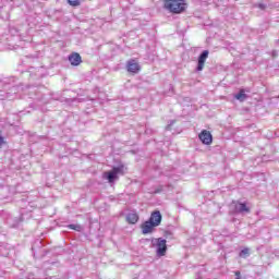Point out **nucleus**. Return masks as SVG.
<instances>
[{
	"label": "nucleus",
	"mask_w": 279,
	"mask_h": 279,
	"mask_svg": "<svg viewBox=\"0 0 279 279\" xmlns=\"http://www.w3.org/2000/svg\"><path fill=\"white\" fill-rule=\"evenodd\" d=\"M163 8L171 14H182V12H186L189 4L186 0H163Z\"/></svg>",
	"instance_id": "f257e3e1"
},
{
	"label": "nucleus",
	"mask_w": 279,
	"mask_h": 279,
	"mask_svg": "<svg viewBox=\"0 0 279 279\" xmlns=\"http://www.w3.org/2000/svg\"><path fill=\"white\" fill-rule=\"evenodd\" d=\"M146 241H150L151 246L156 247V254L157 256H165L167 254V240L162 238H153V239H146Z\"/></svg>",
	"instance_id": "f03ea898"
},
{
	"label": "nucleus",
	"mask_w": 279,
	"mask_h": 279,
	"mask_svg": "<svg viewBox=\"0 0 279 279\" xmlns=\"http://www.w3.org/2000/svg\"><path fill=\"white\" fill-rule=\"evenodd\" d=\"M210 52L208 50H204L199 56L197 60V66L196 71H204V65L206 64V60H208V54Z\"/></svg>",
	"instance_id": "7ed1b4c3"
},
{
	"label": "nucleus",
	"mask_w": 279,
	"mask_h": 279,
	"mask_svg": "<svg viewBox=\"0 0 279 279\" xmlns=\"http://www.w3.org/2000/svg\"><path fill=\"white\" fill-rule=\"evenodd\" d=\"M20 90H21V86L13 85L10 88V92H7L1 95L0 99H9V101H12V99H16V97H14V95H16Z\"/></svg>",
	"instance_id": "20e7f679"
},
{
	"label": "nucleus",
	"mask_w": 279,
	"mask_h": 279,
	"mask_svg": "<svg viewBox=\"0 0 279 279\" xmlns=\"http://www.w3.org/2000/svg\"><path fill=\"white\" fill-rule=\"evenodd\" d=\"M199 141L203 145H210L213 143V134L207 130H203L198 135Z\"/></svg>",
	"instance_id": "39448f33"
},
{
	"label": "nucleus",
	"mask_w": 279,
	"mask_h": 279,
	"mask_svg": "<svg viewBox=\"0 0 279 279\" xmlns=\"http://www.w3.org/2000/svg\"><path fill=\"white\" fill-rule=\"evenodd\" d=\"M148 221H150L156 227L160 226V223H162V214H160V210L153 211Z\"/></svg>",
	"instance_id": "423d86ee"
},
{
	"label": "nucleus",
	"mask_w": 279,
	"mask_h": 279,
	"mask_svg": "<svg viewBox=\"0 0 279 279\" xmlns=\"http://www.w3.org/2000/svg\"><path fill=\"white\" fill-rule=\"evenodd\" d=\"M234 213L238 215H247L250 214V207H247V204L245 203H235L234 205Z\"/></svg>",
	"instance_id": "0eeeda50"
},
{
	"label": "nucleus",
	"mask_w": 279,
	"mask_h": 279,
	"mask_svg": "<svg viewBox=\"0 0 279 279\" xmlns=\"http://www.w3.org/2000/svg\"><path fill=\"white\" fill-rule=\"evenodd\" d=\"M142 228V234H151L154 230L157 228L155 225L151 223V221L146 220L144 223L141 225Z\"/></svg>",
	"instance_id": "6e6552de"
},
{
	"label": "nucleus",
	"mask_w": 279,
	"mask_h": 279,
	"mask_svg": "<svg viewBox=\"0 0 279 279\" xmlns=\"http://www.w3.org/2000/svg\"><path fill=\"white\" fill-rule=\"evenodd\" d=\"M126 69L129 73H138V71H141V65L134 59H132L128 61Z\"/></svg>",
	"instance_id": "1a4fd4ad"
},
{
	"label": "nucleus",
	"mask_w": 279,
	"mask_h": 279,
	"mask_svg": "<svg viewBox=\"0 0 279 279\" xmlns=\"http://www.w3.org/2000/svg\"><path fill=\"white\" fill-rule=\"evenodd\" d=\"M69 62L72 64V66H80V64H82V56H80L77 52H74L69 56Z\"/></svg>",
	"instance_id": "9d476101"
},
{
	"label": "nucleus",
	"mask_w": 279,
	"mask_h": 279,
	"mask_svg": "<svg viewBox=\"0 0 279 279\" xmlns=\"http://www.w3.org/2000/svg\"><path fill=\"white\" fill-rule=\"evenodd\" d=\"M102 178L108 180L109 184H112L116 180H119V175H117L112 170L105 172Z\"/></svg>",
	"instance_id": "9b49d317"
},
{
	"label": "nucleus",
	"mask_w": 279,
	"mask_h": 279,
	"mask_svg": "<svg viewBox=\"0 0 279 279\" xmlns=\"http://www.w3.org/2000/svg\"><path fill=\"white\" fill-rule=\"evenodd\" d=\"M125 166L123 163H120L117 167H113L111 171L116 172L117 175H125Z\"/></svg>",
	"instance_id": "f8f14e48"
},
{
	"label": "nucleus",
	"mask_w": 279,
	"mask_h": 279,
	"mask_svg": "<svg viewBox=\"0 0 279 279\" xmlns=\"http://www.w3.org/2000/svg\"><path fill=\"white\" fill-rule=\"evenodd\" d=\"M126 221L128 223L134 225L138 222V214L136 213H130L126 215Z\"/></svg>",
	"instance_id": "ddd939ff"
},
{
	"label": "nucleus",
	"mask_w": 279,
	"mask_h": 279,
	"mask_svg": "<svg viewBox=\"0 0 279 279\" xmlns=\"http://www.w3.org/2000/svg\"><path fill=\"white\" fill-rule=\"evenodd\" d=\"M247 97V94H245V90L241 89L236 95H235V99H238V101H245Z\"/></svg>",
	"instance_id": "4468645a"
},
{
	"label": "nucleus",
	"mask_w": 279,
	"mask_h": 279,
	"mask_svg": "<svg viewBox=\"0 0 279 279\" xmlns=\"http://www.w3.org/2000/svg\"><path fill=\"white\" fill-rule=\"evenodd\" d=\"M69 230H75V232H82L84 228L82 225H68Z\"/></svg>",
	"instance_id": "2eb2a0df"
},
{
	"label": "nucleus",
	"mask_w": 279,
	"mask_h": 279,
	"mask_svg": "<svg viewBox=\"0 0 279 279\" xmlns=\"http://www.w3.org/2000/svg\"><path fill=\"white\" fill-rule=\"evenodd\" d=\"M247 256H250V248L245 247L240 252L239 257L240 258H247Z\"/></svg>",
	"instance_id": "dca6fc26"
},
{
	"label": "nucleus",
	"mask_w": 279,
	"mask_h": 279,
	"mask_svg": "<svg viewBox=\"0 0 279 279\" xmlns=\"http://www.w3.org/2000/svg\"><path fill=\"white\" fill-rule=\"evenodd\" d=\"M69 5H72V8H77L80 5V0H68Z\"/></svg>",
	"instance_id": "f3484780"
},
{
	"label": "nucleus",
	"mask_w": 279,
	"mask_h": 279,
	"mask_svg": "<svg viewBox=\"0 0 279 279\" xmlns=\"http://www.w3.org/2000/svg\"><path fill=\"white\" fill-rule=\"evenodd\" d=\"M38 247H43V242L41 241H36L33 246L32 250L34 252V250H38Z\"/></svg>",
	"instance_id": "a211bd4d"
},
{
	"label": "nucleus",
	"mask_w": 279,
	"mask_h": 279,
	"mask_svg": "<svg viewBox=\"0 0 279 279\" xmlns=\"http://www.w3.org/2000/svg\"><path fill=\"white\" fill-rule=\"evenodd\" d=\"M22 221H23V216H20V218H14L13 226L14 227L20 226V223H22Z\"/></svg>",
	"instance_id": "6ab92c4d"
},
{
	"label": "nucleus",
	"mask_w": 279,
	"mask_h": 279,
	"mask_svg": "<svg viewBox=\"0 0 279 279\" xmlns=\"http://www.w3.org/2000/svg\"><path fill=\"white\" fill-rule=\"evenodd\" d=\"M151 193H153L154 195H157L158 193H162V186H160V187L154 190Z\"/></svg>",
	"instance_id": "aec40b11"
},
{
	"label": "nucleus",
	"mask_w": 279,
	"mask_h": 279,
	"mask_svg": "<svg viewBox=\"0 0 279 279\" xmlns=\"http://www.w3.org/2000/svg\"><path fill=\"white\" fill-rule=\"evenodd\" d=\"M175 123V120H170V123L167 125L166 130H171V125Z\"/></svg>",
	"instance_id": "412c9836"
},
{
	"label": "nucleus",
	"mask_w": 279,
	"mask_h": 279,
	"mask_svg": "<svg viewBox=\"0 0 279 279\" xmlns=\"http://www.w3.org/2000/svg\"><path fill=\"white\" fill-rule=\"evenodd\" d=\"M258 8L260 9V10H265V8H267L265 4H263V3H259L258 4Z\"/></svg>",
	"instance_id": "4be33fe9"
},
{
	"label": "nucleus",
	"mask_w": 279,
	"mask_h": 279,
	"mask_svg": "<svg viewBox=\"0 0 279 279\" xmlns=\"http://www.w3.org/2000/svg\"><path fill=\"white\" fill-rule=\"evenodd\" d=\"M165 236H171V231H166Z\"/></svg>",
	"instance_id": "5701e85b"
},
{
	"label": "nucleus",
	"mask_w": 279,
	"mask_h": 279,
	"mask_svg": "<svg viewBox=\"0 0 279 279\" xmlns=\"http://www.w3.org/2000/svg\"><path fill=\"white\" fill-rule=\"evenodd\" d=\"M236 278H241V271H235Z\"/></svg>",
	"instance_id": "b1692460"
},
{
	"label": "nucleus",
	"mask_w": 279,
	"mask_h": 279,
	"mask_svg": "<svg viewBox=\"0 0 279 279\" xmlns=\"http://www.w3.org/2000/svg\"><path fill=\"white\" fill-rule=\"evenodd\" d=\"M3 145V137L0 135V147Z\"/></svg>",
	"instance_id": "393cba45"
},
{
	"label": "nucleus",
	"mask_w": 279,
	"mask_h": 279,
	"mask_svg": "<svg viewBox=\"0 0 279 279\" xmlns=\"http://www.w3.org/2000/svg\"><path fill=\"white\" fill-rule=\"evenodd\" d=\"M129 2L134 3V0H129Z\"/></svg>",
	"instance_id": "a878e982"
},
{
	"label": "nucleus",
	"mask_w": 279,
	"mask_h": 279,
	"mask_svg": "<svg viewBox=\"0 0 279 279\" xmlns=\"http://www.w3.org/2000/svg\"><path fill=\"white\" fill-rule=\"evenodd\" d=\"M272 54L276 56V51H272Z\"/></svg>",
	"instance_id": "bb28decb"
},
{
	"label": "nucleus",
	"mask_w": 279,
	"mask_h": 279,
	"mask_svg": "<svg viewBox=\"0 0 279 279\" xmlns=\"http://www.w3.org/2000/svg\"><path fill=\"white\" fill-rule=\"evenodd\" d=\"M4 84H8V81H4Z\"/></svg>",
	"instance_id": "cd10ccee"
},
{
	"label": "nucleus",
	"mask_w": 279,
	"mask_h": 279,
	"mask_svg": "<svg viewBox=\"0 0 279 279\" xmlns=\"http://www.w3.org/2000/svg\"><path fill=\"white\" fill-rule=\"evenodd\" d=\"M235 279H241V277H236Z\"/></svg>",
	"instance_id": "c85d7f7f"
}]
</instances>
